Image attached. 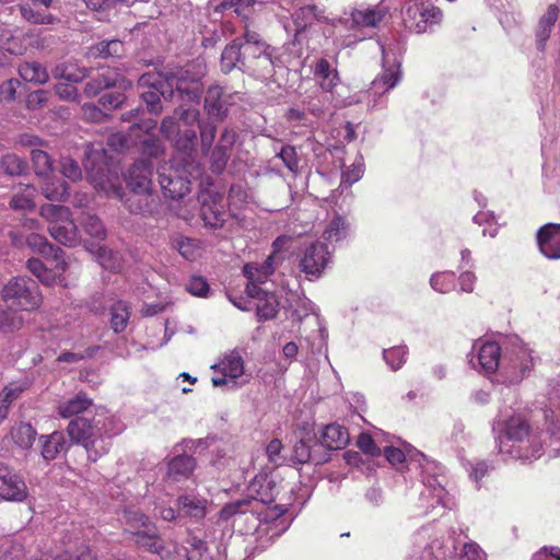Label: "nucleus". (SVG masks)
<instances>
[{
    "label": "nucleus",
    "mask_w": 560,
    "mask_h": 560,
    "mask_svg": "<svg viewBox=\"0 0 560 560\" xmlns=\"http://www.w3.org/2000/svg\"><path fill=\"white\" fill-rule=\"evenodd\" d=\"M124 428L116 416L105 408H98L92 419L75 417L69 422L67 433L70 441L61 431L39 435L40 455L45 462H51L66 455L72 442L82 445L88 460L95 463L109 452L112 438L121 433Z\"/></svg>",
    "instance_id": "1"
},
{
    "label": "nucleus",
    "mask_w": 560,
    "mask_h": 560,
    "mask_svg": "<svg viewBox=\"0 0 560 560\" xmlns=\"http://www.w3.org/2000/svg\"><path fill=\"white\" fill-rule=\"evenodd\" d=\"M140 100L150 115L159 116L163 112L162 100L171 101L177 96L183 104H198L203 86L198 79L189 77L188 71L176 68L159 72H145L138 79Z\"/></svg>",
    "instance_id": "2"
},
{
    "label": "nucleus",
    "mask_w": 560,
    "mask_h": 560,
    "mask_svg": "<svg viewBox=\"0 0 560 560\" xmlns=\"http://www.w3.org/2000/svg\"><path fill=\"white\" fill-rule=\"evenodd\" d=\"M220 520H233V525L246 535H255L260 548L270 544L288 530L291 521L277 509H265L253 500H237L225 504L219 513Z\"/></svg>",
    "instance_id": "3"
},
{
    "label": "nucleus",
    "mask_w": 560,
    "mask_h": 560,
    "mask_svg": "<svg viewBox=\"0 0 560 560\" xmlns=\"http://www.w3.org/2000/svg\"><path fill=\"white\" fill-rule=\"evenodd\" d=\"M385 458L393 466H404L408 470H419L421 481L425 488L423 500H428L430 508L452 511L457 506L456 498L447 489V476L445 467L440 463L428 458L423 453L415 451L406 455L400 448L386 446Z\"/></svg>",
    "instance_id": "4"
},
{
    "label": "nucleus",
    "mask_w": 560,
    "mask_h": 560,
    "mask_svg": "<svg viewBox=\"0 0 560 560\" xmlns=\"http://www.w3.org/2000/svg\"><path fill=\"white\" fill-rule=\"evenodd\" d=\"M457 542L456 529L434 520L412 534L407 557L409 560H447L457 550Z\"/></svg>",
    "instance_id": "5"
},
{
    "label": "nucleus",
    "mask_w": 560,
    "mask_h": 560,
    "mask_svg": "<svg viewBox=\"0 0 560 560\" xmlns=\"http://www.w3.org/2000/svg\"><path fill=\"white\" fill-rule=\"evenodd\" d=\"M246 500L265 509H277L284 516L295 500L294 487L276 469L260 471L247 487Z\"/></svg>",
    "instance_id": "6"
},
{
    "label": "nucleus",
    "mask_w": 560,
    "mask_h": 560,
    "mask_svg": "<svg viewBox=\"0 0 560 560\" xmlns=\"http://www.w3.org/2000/svg\"><path fill=\"white\" fill-rule=\"evenodd\" d=\"M549 408L545 410L546 431H537L530 429L527 436L520 443V452H513L508 458L520 460L522 463H532L538 459L544 453V445L547 440L550 441V446L560 443V400L557 405H552L549 400ZM518 451V446L516 445Z\"/></svg>",
    "instance_id": "7"
},
{
    "label": "nucleus",
    "mask_w": 560,
    "mask_h": 560,
    "mask_svg": "<svg viewBox=\"0 0 560 560\" xmlns=\"http://www.w3.org/2000/svg\"><path fill=\"white\" fill-rule=\"evenodd\" d=\"M382 72L371 82L368 105L372 109H383L387 106L386 94L398 85L401 80L400 48L392 44L381 45Z\"/></svg>",
    "instance_id": "8"
},
{
    "label": "nucleus",
    "mask_w": 560,
    "mask_h": 560,
    "mask_svg": "<svg viewBox=\"0 0 560 560\" xmlns=\"http://www.w3.org/2000/svg\"><path fill=\"white\" fill-rule=\"evenodd\" d=\"M534 364L532 349L517 336L503 342L500 375L504 383L518 384L530 373Z\"/></svg>",
    "instance_id": "9"
},
{
    "label": "nucleus",
    "mask_w": 560,
    "mask_h": 560,
    "mask_svg": "<svg viewBox=\"0 0 560 560\" xmlns=\"http://www.w3.org/2000/svg\"><path fill=\"white\" fill-rule=\"evenodd\" d=\"M211 501L196 489L183 491L175 500L174 506L156 505L158 513L163 521L180 522L188 520L191 523L202 521L209 511Z\"/></svg>",
    "instance_id": "10"
},
{
    "label": "nucleus",
    "mask_w": 560,
    "mask_h": 560,
    "mask_svg": "<svg viewBox=\"0 0 560 560\" xmlns=\"http://www.w3.org/2000/svg\"><path fill=\"white\" fill-rule=\"evenodd\" d=\"M530 429L527 420L520 415H499L492 422V432L499 453L509 457L511 453L518 452L516 445L522 448L520 443L527 436Z\"/></svg>",
    "instance_id": "11"
},
{
    "label": "nucleus",
    "mask_w": 560,
    "mask_h": 560,
    "mask_svg": "<svg viewBox=\"0 0 560 560\" xmlns=\"http://www.w3.org/2000/svg\"><path fill=\"white\" fill-rule=\"evenodd\" d=\"M40 215L48 221L50 236L67 247H74L80 243V234L68 207L61 205H44Z\"/></svg>",
    "instance_id": "12"
},
{
    "label": "nucleus",
    "mask_w": 560,
    "mask_h": 560,
    "mask_svg": "<svg viewBox=\"0 0 560 560\" xmlns=\"http://www.w3.org/2000/svg\"><path fill=\"white\" fill-rule=\"evenodd\" d=\"M443 11L428 2L410 0L402 11V22L411 33H434L443 21Z\"/></svg>",
    "instance_id": "13"
},
{
    "label": "nucleus",
    "mask_w": 560,
    "mask_h": 560,
    "mask_svg": "<svg viewBox=\"0 0 560 560\" xmlns=\"http://www.w3.org/2000/svg\"><path fill=\"white\" fill-rule=\"evenodd\" d=\"M2 299L13 311H33L40 305L42 295L36 282L26 277L12 278L2 290Z\"/></svg>",
    "instance_id": "14"
},
{
    "label": "nucleus",
    "mask_w": 560,
    "mask_h": 560,
    "mask_svg": "<svg viewBox=\"0 0 560 560\" xmlns=\"http://www.w3.org/2000/svg\"><path fill=\"white\" fill-rule=\"evenodd\" d=\"M332 250L322 241H315L304 247L299 256V269L308 280L319 279L331 262Z\"/></svg>",
    "instance_id": "15"
},
{
    "label": "nucleus",
    "mask_w": 560,
    "mask_h": 560,
    "mask_svg": "<svg viewBox=\"0 0 560 560\" xmlns=\"http://www.w3.org/2000/svg\"><path fill=\"white\" fill-rule=\"evenodd\" d=\"M503 345L494 341H477L468 355L470 366L483 374L500 373Z\"/></svg>",
    "instance_id": "16"
},
{
    "label": "nucleus",
    "mask_w": 560,
    "mask_h": 560,
    "mask_svg": "<svg viewBox=\"0 0 560 560\" xmlns=\"http://www.w3.org/2000/svg\"><path fill=\"white\" fill-rule=\"evenodd\" d=\"M113 196L120 200L132 214L148 217L153 214L156 207L152 189H128L126 191L121 186H118L113 188Z\"/></svg>",
    "instance_id": "17"
},
{
    "label": "nucleus",
    "mask_w": 560,
    "mask_h": 560,
    "mask_svg": "<svg viewBox=\"0 0 560 560\" xmlns=\"http://www.w3.org/2000/svg\"><path fill=\"white\" fill-rule=\"evenodd\" d=\"M132 86V81L126 78L116 69L102 68L95 78H92L84 85V94L88 97H95L104 90L118 89L127 91Z\"/></svg>",
    "instance_id": "18"
},
{
    "label": "nucleus",
    "mask_w": 560,
    "mask_h": 560,
    "mask_svg": "<svg viewBox=\"0 0 560 560\" xmlns=\"http://www.w3.org/2000/svg\"><path fill=\"white\" fill-rule=\"evenodd\" d=\"M28 489L22 476L11 466L0 463V499L8 502H24Z\"/></svg>",
    "instance_id": "19"
},
{
    "label": "nucleus",
    "mask_w": 560,
    "mask_h": 560,
    "mask_svg": "<svg viewBox=\"0 0 560 560\" xmlns=\"http://www.w3.org/2000/svg\"><path fill=\"white\" fill-rule=\"evenodd\" d=\"M211 369L219 373L212 376L211 382L215 387L229 385L236 387L237 378L244 373V361L237 351H232L225 354L218 363L213 364Z\"/></svg>",
    "instance_id": "20"
},
{
    "label": "nucleus",
    "mask_w": 560,
    "mask_h": 560,
    "mask_svg": "<svg viewBox=\"0 0 560 560\" xmlns=\"http://www.w3.org/2000/svg\"><path fill=\"white\" fill-rule=\"evenodd\" d=\"M289 61L284 54H277V49L269 45L265 52L260 54L244 73L260 80L271 78L277 69L288 68Z\"/></svg>",
    "instance_id": "21"
},
{
    "label": "nucleus",
    "mask_w": 560,
    "mask_h": 560,
    "mask_svg": "<svg viewBox=\"0 0 560 560\" xmlns=\"http://www.w3.org/2000/svg\"><path fill=\"white\" fill-rule=\"evenodd\" d=\"M200 201V218L203 225L211 230L223 228L226 222V211L223 198L220 195L201 194Z\"/></svg>",
    "instance_id": "22"
},
{
    "label": "nucleus",
    "mask_w": 560,
    "mask_h": 560,
    "mask_svg": "<svg viewBox=\"0 0 560 560\" xmlns=\"http://www.w3.org/2000/svg\"><path fill=\"white\" fill-rule=\"evenodd\" d=\"M240 40L241 54H242V72L244 73L253 61L262 52L268 49L267 44L261 35L256 31L250 30L245 25L243 33L236 37Z\"/></svg>",
    "instance_id": "23"
},
{
    "label": "nucleus",
    "mask_w": 560,
    "mask_h": 560,
    "mask_svg": "<svg viewBox=\"0 0 560 560\" xmlns=\"http://www.w3.org/2000/svg\"><path fill=\"white\" fill-rule=\"evenodd\" d=\"M234 94L228 93L220 85L209 86L206 91L203 108L208 116L222 121L229 114V108L233 104Z\"/></svg>",
    "instance_id": "24"
},
{
    "label": "nucleus",
    "mask_w": 560,
    "mask_h": 560,
    "mask_svg": "<svg viewBox=\"0 0 560 560\" xmlns=\"http://www.w3.org/2000/svg\"><path fill=\"white\" fill-rule=\"evenodd\" d=\"M246 293L257 300L256 315L259 322L270 320L277 316L279 301L275 293L255 283H247Z\"/></svg>",
    "instance_id": "25"
},
{
    "label": "nucleus",
    "mask_w": 560,
    "mask_h": 560,
    "mask_svg": "<svg viewBox=\"0 0 560 560\" xmlns=\"http://www.w3.org/2000/svg\"><path fill=\"white\" fill-rule=\"evenodd\" d=\"M386 13L387 11L382 4L366 10L353 9L350 14L345 13L340 16L338 22L349 30L375 27L384 19Z\"/></svg>",
    "instance_id": "26"
},
{
    "label": "nucleus",
    "mask_w": 560,
    "mask_h": 560,
    "mask_svg": "<svg viewBox=\"0 0 560 560\" xmlns=\"http://www.w3.org/2000/svg\"><path fill=\"white\" fill-rule=\"evenodd\" d=\"M158 176L161 189L166 198L180 199L190 191L189 178L180 175L178 170L168 168L167 172L158 170Z\"/></svg>",
    "instance_id": "27"
},
{
    "label": "nucleus",
    "mask_w": 560,
    "mask_h": 560,
    "mask_svg": "<svg viewBox=\"0 0 560 560\" xmlns=\"http://www.w3.org/2000/svg\"><path fill=\"white\" fill-rule=\"evenodd\" d=\"M539 252L550 260L560 259V224L547 223L536 234Z\"/></svg>",
    "instance_id": "28"
},
{
    "label": "nucleus",
    "mask_w": 560,
    "mask_h": 560,
    "mask_svg": "<svg viewBox=\"0 0 560 560\" xmlns=\"http://www.w3.org/2000/svg\"><path fill=\"white\" fill-rule=\"evenodd\" d=\"M153 165L151 161L139 159L125 174L127 189H152Z\"/></svg>",
    "instance_id": "29"
},
{
    "label": "nucleus",
    "mask_w": 560,
    "mask_h": 560,
    "mask_svg": "<svg viewBox=\"0 0 560 560\" xmlns=\"http://www.w3.org/2000/svg\"><path fill=\"white\" fill-rule=\"evenodd\" d=\"M540 115L545 125H560V52L553 73L552 96L542 104Z\"/></svg>",
    "instance_id": "30"
},
{
    "label": "nucleus",
    "mask_w": 560,
    "mask_h": 560,
    "mask_svg": "<svg viewBox=\"0 0 560 560\" xmlns=\"http://www.w3.org/2000/svg\"><path fill=\"white\" fill-rule=\"evenodd\" d=\"M136 546L147 552L158 555L163 558L166 552L164 539L159 534L155 523L142 528L140 532H135L131 536Z\"/></svg>",
    "instance_id": "31"
},
{
    "label": "nucleus",
    "mask_w": 560,
    "mask_h": 560,
    "mask_svg": "<svg viewBox=\"0 0 560 560\" xmlns=\"http://www.w3.org/2000/svg\"><path fill=\"white\" fill-rule=\"evenodd\" d=\"M350 235V223L346 217L335 213L323 231L324 243L335 252Z\"/></svg>",
    "instance_id": "32"
},
{
    "label": "nucleus",
    "mask_w": 560,
    "mask_h": 560,
    "mask_svg": "<svg viewBox=\"0 0 560 560\" xmlns=\"http://www.w3.org/2000/svg\"><path fill=\"white\" fill-rule=\"evenodd\" d=\"M36 438L37 431L30 422L19 421L11 427L4 440L10 441L20 451L28 452Z\"/></svg>",
    "instance_id": "33"
},
{
    "label": "nucleus",
    "mask_w": 560,
    "mask_h": 560,
    "mask_svg": "<svg viewBox=\"0 0 560 560\" xmlns=\"http://www.w3.org/2000/svg\"><path fill=\"white\" fill-rule=\"evenodd\" d=\"M196 467L194 456L178 454L167 460L166 481L178 482L188 479Z\"/></svg>",
    "instance_id": "34"
},
{
    "label": "nucleus",
    "mask_w": 560,
    "mask_h": 560,
    "mask_svg": "<svg viewBox=\"0 0 560 560\" xmlns=\"http://www.w3.org/2000/svg\"><path fill=\"white\" fill-rule=\"evenodd\" d=\"M559 8L550 4L547 11L539 18L535 30V43L537 50L544 52L550 38L552 28L559 18Z\"/></svg>",
    "instance_id": "35"
},
{
    "label": "nucleus",
    "mask_w": 560,
    "mask_h": 560,
    "mask_svg": "<svg viewBox=\"0 0 560 560\" xmlns=\"http://www.w3.org/2000/svg\"><path fill=\"white\" fill-rule=\"evenodd\" d=\"M350 441L349 432L347 428L338 423H331L326 425L319 438V443H315L314 446L325 447L327 450H341Z\"/></svg>",
    "instance_id": "36"
},
{
    "label": "nucleus",
    "mask_w": 560,
    "mask_h": 560,
    "mask_svg": "<svg viewBox=\"0 0 560 560\" xmlns=\"http://www.w3.org/2000/svg\"><path fill=\"white\" fill-rule=\"evenodd\" d=\"M327 93L307 96L301 102L317 124L335 114V109L331 107V97Z\"/></svg>",
    "instance_id": "37"
},
{
    "label": "nucleus",
    "mask_w": 560,
    "mask_h": 560,
    "mask_svg": "<svg viewBox=\"0 0 560 560\" xmlns=\"http://www.w3.org/2000/svg\"><path fill=\"white\" fill-rule=\"evenodd\" d=\"M314 75L319 80L324 92H331L340 82L337 69L325 58L318 59L315 63Z\"/></svg>",
    "instance_id": "38"
},
{
    "label": "nucleus",
    "mask_w": 560,
    "mask_h": 560,
    "mask_svg": "<svg viewBox=\"0 0 560 560\" xmlns=\"http://www.w3.org/2000/svg\"><path fill=\"white\" fill-rule=\"evenodd\" d=\"M105 158L106 153L104 149L94 150L93 148L89 147L85 151L83 166L92 179H102L105 175L107 168L105 164Z\"/></svg>",
    "instance_id": "39"
},
{
    "label": "nucleus",
    "mask_w": 560,
    "mask_h": 560,
    "mask_svg": "<svg viewBox=\"0 0 560 560\" xmlns=\"http://www.w3.org/2000/svg\"><path fill=\"white\" fill-rule=\"evenodd\" d=\"M284 118L293 128H305V130L310 132H313L318 128V124L310 115L302 103L288 108L284 114Z\"/></svg>",
    "instance_id": "40"
},
{
    "label": "nucleus",
    "mask_w": 560,
    "mask_h": 560,
    "mask_svg": "<svg viewBox=\"0 0 560 560\" xmlns=\"http://www.w3.org/2000/svg\"><path fill=\"white\" fill-rule=\"evenodd\" d=\"M275 255H269L262 264L259 265H246L244 267V275L248 279V283H255L257 285L265 283V281L275 271Z\"/></svg>",
    "instance_id": "41"
},
{
    "label": "nucleus",
    "mask_w": 560,
    "mask_h": 560,
    "mask_svg": "<svg viewBox=\"0 0 560 560\" xmlns=\"http://www.w3.org/2000/svg\"><path fill=\"white\" fill-rule=\"evenodd\" d=\"M92 405V399L85 393H78L75 396L58 405V413L61 418L68 419L84 412Z\"/></svg>",
    "instance_id": "42"
},
{
    "label": "nucleus",
    "mask_w": 560,
    "mask_h": 560,
    "mask_svg": "<svg viewBox=\"0 0 560 560\" xmlns=\"http://www.w3.org/2000/svg\"><path fill=\"white\" fill-rule=\"evenodd\" d=\"M122 522L125 525V530L131 536L135 535V532H140L142 528H148V526L154 523L142 511L131 506L124 510Z\"/></svg>",
    "instance_id": "43"
},
{
    "label": "nucleus",
    "mask_w": 560,
    "mask_h": 560,
    "mask_svg": "<svg viewBox=\"0 0 560 560\" xmlns=\"http://www.w3.org/2000/svg\"><path fill=\"white\" fill-rule=\"evenodd\" d=\"M171 247L190 261L196 260L200 253V242L197 238L184 235H174L171 238Z\"/></svg>",
    "instance_id": "44"
},
{
    "label": "nucleus",
    "mask_w": 560,
    "mask_h": 560,
    "mask_svg": "<svg viewBox=\"0 0 560 560\" xmlns=\"http://www.w3.org/2000/svg\"><path fill=\"white\" fill-rule=\"evenodd\" d=\"M242 61L240 40L234 38L221 54V70L224 73H230L234 69L242 71Z\"/></svg>",
    "instance_id": "45"
},
{
    "label": "nucleus",
    "mask_w": 560,
    "mask_h": 560,
    "mask_svg": "<svg viewBox=\"0 0 560 560\" xmlns=\"http://www.w3.org/2000/svg\"><path fill=\"white\" fill-rule=\"evenodd\" d=\"M109 313H110V328L114 330L115 334L122 332L130 318V307L128 303L118 300L109 305Z\"/></svg>",
    "instance_id": "46"
},
{
    "label": "nucleus",
    "mask_w": 560,
    "mask_h": 560,
    "mask_svg": "<svg viewBox=\"0 0 560 560\" xmlns=\"http://www.w3.org/2000/svg\"><path fill=\"white\" fill-rule=\"evenodd\" d=\"M30 2H22L19 4V10L22 18L31 24H52L57 20L56 16L47 12V9H37Z\"/></svg>",
    "instance_id": "47"
},
{
    "label": "nucleus",
    "mask_w": 560,
    "mask_h": 560,
    "mask_svg": "<svg viewBox=\"0 0 560 560\" xmlns=\"http://www.w3.org/2000/svg\"><path fill=\"white\" fill-rule=\"evenodd\" d=\"M26 243L31 248L37 250L40 254L54 256L57 266L65 262V252L59 247L55 248L54 245L50 244L43 235L31 233L26 238Z\"/></svg>",
    "instance_id": "48"
},
{
    "label": "nucleus",
    "mask_w": 560,
    "mask_h": 560,
    "mask_svg": "<svg viewBox=\"0 0 560 560\" xmlns=\"http://www.w3.org/2000/svg\"><path fill=\"white\" fill-rule=\"evenodd\" d=\"M20 77L31 83L44 84L49 80L47 69L38 61H26L19 67Z\"/></svg>",
    "instance_id": "49"
},
{
    "label": "nucleus",
    "mask_w": 560,
    "mask_h": 560,
    "mask_svg": "<svg viewBox=\"0 0 560 560\" xmlns=\"http://www.w3.org/2000/svg\"><path fill=\"white\" fill-rule=\"evenodd\" d=\"M429 284L433 291L447 294L455 290L456 273L451 270L436 271L431 275Z\"/></svg>",
    "instance_id": "50"
},
{
    "label": "nucleus",
    "mask_w": 560,
    "mask_h": 560,
    "mask_svg": "<svg viewBox=\"0 0 560 560\" xmlns=\"http://www.w3.org/2000/svg\"><path fill=\"white\" fill-rule=\"evenodd\" d=\"M125 54L124 43L119 39L102 40L90 48L92 57H121Z\"/></svg>",
    "instance_id": "51"
},
{
    "label": "nucleus",
    "mask_w": 560,
    "mask_h": 560,
    "mask_svg": "<svg viewBox=\"0 0 560 560\" xmlns=\"http://www.w3.org/2000/svg\"><path fill=\"white\" fill-rule=\"evenodd\" d=\"M0 47L2 50L13 56H22L27 49L24 35L13 34L10 31L2 33Z\"/></svg>",
    "instance_id": "52"
},
{
    "label": "nucleus",
    "mask_w": 560,
    "mask_h": 560,
    "mask_svg": "<svg viewBox=\"0 0 560 560\" xmlns=\"http://www.w3.org/2000/svg\"><path fill=\"white\" fill-rule=\"evenodd\" d=\"M55 78L65 79L69 83H78L88 78L90 70L88 68H78L72 63H60L56 66L52 72Z\"/></svg>",
    "instance_id": "53"
},
{
    "label": "nucleus",
    "mask_w": 560,
    "mask_h": 560,
    "mask_svg": "<svg viewBox=\"0 0 560 560\" xmlns=\"http://www.w3.org/2000/svg\"><path fill=\"white\" fill-rule=\"evenodd\" d=\"M172 142L177 151L190 158L197 145V133L191 128H180Z\"/></svg>",
    "instance_id": "54"
},
{
    "label": "nucleus",
    "mask_w": 560,
    "mask_h": 560,
    "mask_svg": "<svg viewBox=\"0 0 560 560\" xmlns=\"http://www.w3.org/2000/svg\"><path fill=\"white\" fill-rule=\"evenodd\" d=\"M257 0H221L214 8V12L223 13L233 10L238 16L247 18L250 9Z\"/></svg>",
    "instance_id": "55"
},
{
    "label": "nucleus",
    "mask_w": 560,
    "mask_h": 560,
    "mask_svg": "<svg viewBox=\"0 0 560 560\" xmlns=\"http://www.w3.org/2000/svg\"><path fill=\"white\" fill-rule=\"evenodd\" d=\"M42 190L50 201H65L70 195L68 184L60 179L45 182Z\"/></svg>",
    "instance_id": "56"
},
{
    "label": "nucleus",
    "mask_w": 560,
    "mask_h": 560,
    "mask_svg": "<svg viewBox=\"0 0 560 560\" xmlns=\"http://www.w3.org/2000/svg\"><path fill=\"white\" fill-rule=\"evenodd\" d=\"M213 119L214 118L209 116V118L203 119L198 124L200 133V147L205 154H209L217 135V125L214 124Z\"/></svg>",
    "instance_id": "57"
},
{
    "label": "nucleus",
    "mask_w": 560,
    "mask_h": 560,
    "mask_svg": "<svg viewBox=\"0 0 560 560\" xmlns=\"http://www.w3.org/2000/svg\"><path fill=\"white\" fill-rule=\"evenodd\" d=\"M292 459L299 464H305L312 462L314 464L322 463V458H317L315 450L311 445V441L300 440L293 446ZM325 458L324 460H326Z\"/></svg>",
    "instance_id": "58"
},
{
    "label": "nucleus",
    "mask_w": 560,
    "mask_h": 560,
    "mask_svg": "<svg viewBox=\"0 0 560 560\" xmlns=\"http://www.w3.org/2000/svg\"><path fill=\"white\" fill-rule=\"evenodd\" d=\"M31 159L34 172L37 176H48L52 171V159L40 149L31 150Z\"/></svg>",
    "instance_id": "59"
},
{
    "label": "nucleus",
    "mask_w": 560,
    "mask_h": 560,
    "mask_svg": "<svg viewBox=\"0 0 560 560\" xmlns=\"http://www.w3.org/2000/svg\"><path fill=\"white\" fill-rule=\"evenodd\" d=\"M98 264L107 270L119 271L121 268V257L118 253L106 246H101L96 252Z\"/></svg>",
    "instance_id": "60"
},
{
    "label": "nucleus",
    "mask_w": 560,
    "mask_h": 560,
    "mask_svg": "<svg viewBox=\"0 0 560 560\" xmlns=\"http://www.w3.org/2000/svg\"><path fill=\"white\" fill-rule=\"evenodd\" d=\"M22 315L12 308L4 310L0 307V332H12L23 326Z\"/></svg>",
    "instance_id": "61"
},
{
    "label": "nucleus",
    "mask_w": 560,
    "mask_h": 560,
    "mask_svg": "<svg viewBox=\"0 0 560 560\" xmlns=\"http://www.w3.org/2000/svg\"><path fill=\"white\" fill-rule=\"evenodd\" d=\"M364 174L363 158L360 155L355 161L342 171L340 187H350L359 182Z\"/></svg>",
    "instance_id": "62"
},
{
    "label": "nucleus",
    "mask_w": 560,
    "mask_h": 560,
    "mask_svg": "<svg viewBox=\"0 0 560 560\" xmlns=\"http://www.w3.org/2000/svg\"><path fill=\"white\" fill-rule=\"evenodd\" d=\"M407 354L406 346H396L383 351V358L393 371H398L405 364Z\"/></svg>",
    "instance_id": "63"
},
{
    "label": "nucleus",
    "mask_w": 560,
    "mask_h": 560,
    "mask_svg": "<svg viewBox=\"0 0 560 560\" xmlns=\"http://www.w3.org/2000/svg\"><path fill=\"white\" fill-rule=\"evenodd\" d=\"M276 158L280 159L284 166L292 173L298 174L300 171V158L296 148L290 144L282 145L280 151L276 153Z\"/></svg>",
    "instance_id": "64"
}]
</instances>
